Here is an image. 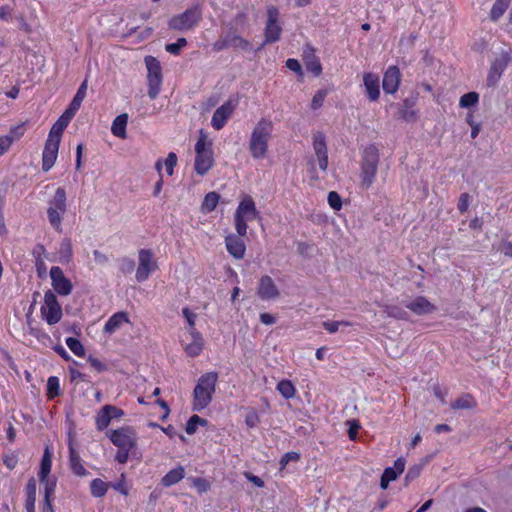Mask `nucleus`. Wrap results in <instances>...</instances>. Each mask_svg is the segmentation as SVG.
<instances>
[{
  "mask_svg": "<svg viewBox=\"0 0 512 512\" xmlns=\"http://www.w3.org/2000/svg\"><path fill=\"white\" fill-rule=\"evenodd\" d=\"M219 200H220V195L217 192H215V191L208 192L204 196V199L202 201L201 211L204 214L211 213L212 211H214L216 209V207L219 203Z\"/></svg>",
  "mask_w": 512,
  "mask_h": 512,
  "instance_id": "72a5a7b5",
  "label": "nucleus"
},
{
  "mask_svg": "<svg viewBox=\"0 0 512 512\" xmlns=\"http://www.w3.org/2000/svg\"><path fill=\"white\" fill-rule=\"evenodd\" d=\"M68 125L69 124L66 121L59 117L58 120L52 125L48 137L61 141L62 134Z\"/></svg>",
  "mask_w": 512,
  "mask_h": 512,
  "instance_id": "79ce46f5",
  "label": "nucleus"
},
{
  "mask_svg": "<svg viewBox=\"0 0 512 512\" xmlns=\"http://www.w3.org/2000/svg\"><path fill=\"white\" fill-rule=\"evenodd\" d=\"M499 251L507 257H512V242L503 240L499 246Z\"/></svg>",
  "mask_w": 512,
  "mask_h": 512,
  "instance_id": "774afa93",
  "label": "nucleus"
},
{
  "mask_svg": "<svg viewBox=\"0 0 512 512\" xmlns=\"http://www.w3.org/2000/svg\"><path fill=\"white\" fill-rule=\"evenodd\" d=\"M260 423V417L255 409L249 410L245 415V424L249 428H255Z\"/></svg>",
  "mask_w": 512,
  "mask_h": 512,
  "instance_id": "4d7b16f0",
  "label": "nucleus"
},
{
  "mask_svg": "<svg viewBox=\"0 0 512 512\" xmlns=\"http://www.w3.org/2000/svg\"><path fill=\"white\" fill-rule=\"evenodd\" d=\"M406 308L416 315L428 314L436 309L435 306L424 296L416 297L414 300L406 304Z\"/></svg>",
  "mask_w": 512,
  "mask_h": 512,
  "instance_id": "bb28decb",
  "label": "nucleus"
},
{
  "mask_svg": "<svg viewBox=\"0 0 512 512\" xmlns=\"http://www.w3.org/2000/svg\"><path fill=\"white\" fill-rule=\"evenodd\" d=\"M109 439L119 449H133L136 446L135 432L131 427H121L109 431Z\"/></svg>",
  "mask_w": 512,
  "mask_h": 512,
  "instance_id": "f8f14e48",
  "label": "nucleus"
},
{
  "mask_svg": "<svg viewBox=\"0 0 512 512\" xmlns=\"http://www.w3.org/2000/svg\"><path fill=\"white\" fill-rule=\"evenodd\" d=\"M286 67L289 70H291V71H293V72H295V73H297L299 75L303 74L301 64H300V62L297 59H294V58L287 59Z\"/></svg>",
  "mask_w": 512,
  "mask_h": 512,
  "instance_id": "69168bd1",
  "label": "nucleus"
},
{
  "mask_svg": "<svg viewBox=\"0 0 512 512\" xmlns=\"http://www.w3.org/2000/svg\"><path fill=\"white\" fill-rule=\"evenodd\" d=\"M341 325L349 326V322L346 321H325L323 322V327L325 330H327L329 333H335L338 331L339 327Z\"/></svg>",
  "mask_w": 512,
  "mask_h": 512,
  "instance_id": "680f3d73",
  "label": "nucleus"
},
{
  "mask_svg": "<svg viewBox=\"0 0 512 512\" xmlns=\"http://www.w3.org/2000/svg\"><path fill=\"white\" fill-rule=\"evenodd\" d=\"M187 45V40L184 37L178 38L176 42L166 44L165 50L175 56L180 55L182 48Z\"/></svg>",
  "mask_w": 512,
  "mask_h": 512,
  "instance_id": "09e8293b",
  "label": "nucleus"
},
{
  "mask_svg": "<svg viewBox=\"0 0 512 512\" xmlns=\"http://www.w3.org/2000/svg\"><path fill=\"white\" fill-rule=\"evenodd\" d=\"M144 63L147 69V94L151 100H154L158 97L163 82L161 63L151 55L145 56Z\"/></svg>",
  "mask_w": 512,
  "mask_h": 512,
  "instance_id": "0eeeda50",
  "label": "nucleus"
},
{
  "mask_svg": "<svg viewBox=\"0 0 512 512\" xmlns=\"http://www.w3.org/2000/svg\"><path fill=\"white\" fill-rule=\"evenodd\" d=\"M110 487L124 496H128L129 494V488L126 484V476L124 473L121 474L119 480L116 483H110Z\"/></svg>",
  "mask_w": 512,
  "mask_h": 512,
  "instance_id": "603ef678",
  "label": "nucleus"
},
{
  "mask_svg": "<svg viewBox=\"0 0 512 512\" xmlns=\"http://www.w3.org/2000/svg\"><path fill=\"white\" fill-rule=\"evenodd\" d=\"M191 341L184 346L185 353L190 357L199 356L204 347V340L197 330L189 331Z\"/></svg>",
  "mask_w": 512,
  "mask_h": 512,
  "instance_id": "a878e982",
  "label": "nucleus"
},
{
  "mask_svg": "<svg viewBox=\"0 0 512 512\" xmlns=\"http://www.w3.org/2000/svg\"><path fill=\"white\" fill-rule=\"evenodd\" d=\"M87 361L88 363L90 364V366L96 371V372H104L108 369L107 365L105 363H103L101 360H99L98 358H95L93 357L92 355H90L88 358H87Z\"/></svg>",
  "mask_w": 512,
  "mask_h": 512,
  "instance_id": "e2e57ef3",
  "label": "nucleus"
},
{
  "mask_svg": "<svg viewBox=\"0 0 512 512\" xmlns=\"http://www.w3.org/2000/svg\"><path fill=\"white\" fill-rule=\"evenodd\" d=\"M195 163L194 170L200 175L204 176L214 165V156L212 150V141L208 139L207 135L200 132L198 140L195 144Z\"/></svg>",
  "mask_w": 512,
  "mask_h": 512,
  "instance_id": "39448f33",
  "label": "nucleus"
},
{
  "mask_svg": "<svg viewBox=\"0 0 512 512\" xmlns=\"http://www.w3.org/2000/svg\"><path fill=\"white\" fill-rule=\"evenodd\" d=\"M226 37L230 47L239 48L241 50H248L250 48V42L240 35L229 33Z\"/></svg>",
  "mask_w": 512,
  "mask_h": 512,
  "instance_id": "58836bf2",
  "label": "nucleus"
},
{
  "mask_svg": "<svg viewBox=\"0 0 512 512\" xmlns=\"http://www.w3.org/2000/svg\"><path fill=\"white\" fill-rule=\"evenodd\" d=\"M360 425L358 421L352 420L349 422L348 437L350 440H356Z\"/></svg>",
  "mask_w": 512,
  "mask_h": 512,
  "instance_id": "338daca9",
  "label": "nucleus"
},
{
  "mask_svg": "<svg viewBox=\"0 0 512 512\" xmlns=\"http://www.w3.org/2000/svg\"><path fill=\"white\" fill-rule=\"evenodd\" d=\"M327 94H328L327 90H325V89L318 90L312 98V101L310 104L311 109L318 110L319 108H321L324 104Z\"/></svg>",
  "mask_w": 512,
  "mask_h": 512,
  "instance_id": "8fccbe9b",
  "label": "nucleus"
},
{
  "mask_svg": "<svg viewBox=\"0 0 512 512\" xmlns=\"http://www.w3.org/2000/svg\"><path fill=\"white\" fill-rule=\"evenodd\" d=\"M182 314L189 325V331L196 330L195 329V321H196L197 315L194 312H192L188 307H184L182 309Z\"/></svg>",
  "mask_w": 512,
  "mask_h": 512,
  "instance_id": "052dcab7",
  "label": "nucleus"
},
{
  "mask_svg": "<svg viewBox=\"0 0 512 512\" xmlns=\"http://www.w3.org/2000/svg\"><path fill=\"white\" fill-rule=\"evenodd\" d=\"M37 481L34 477L28 479L24 487V508L26 512H36Z\"/></svg>",
  "mask_w": 512,
  "mask_h": 512,
  "instance_id": "b1692460",
  "label": "nucleus"
},
{
  "mask_svg": "<svg viewBox=\"0 0 512 512\" xmlns=\"http://www.w3.org/2000/svg\"><path fill=\"white\" fill-rule=\"evenodd\" d=\"M266 14L267 20L264 27V41L262 46L278 42L283 31L280 23L279 9L274 5H270L266 9Z\"/></svg>",
  "mask_w": 512,
  "mask_h": 512,
  "instance_id": "1a4fd4ad",
  "label": "nucleus"
},
{
  "mask_svg": "<svg viewBox=\"0 0 512 512\" xmlns=\"http://www.w3.org/2000/svg\"><path fill=\"white\" fill-rule=\"evenodd\" d=\"M415 105L414 100L405 99L403 107L399 111L400 117L406 122H414L417 119V111L413 109Z\"/></svg>",
  "mask_w": 512,
  "mask_h": 512,
  "instance_id": "c9c22d12",
  "label": "nucleus"
},
{
  "mask_svg": "<svg viewBox=\"0 0 512 512\" xmlns=\"http://www.w3.org/2000/svg\"><path fill=\"white\" fill-rule=\"evenodd\" d=\"M185 477V469L179 465L176 468L168 471L161 479V484L164 487H171L179 483Z\"/></svg>",
  "mask_w": 512,
  "mask_h": 512,
  "instance_id": "7c9ffc66",
  "label": "nucleus"
},
{
  "mask_svg": "<svg viewBox=\"0 0 512 512\" xmlns=\"http://www.w3.org/2000/svg\"><path fill=\"white\" fill-rule=\"evenodd\" d=\"M380 162L379 149L375 144L367 145L361 155L359 186L363 190L372 187L376 180L378 166Z\"/></svg>",
  "mask_w": 512,
  "mask_h": 512,
  "instance_id": "7ed1b4c3",
  "label": "nucleus"
},
{
  "mask_svg": "<svg viewBox=\"0 0 512 512\" xmlns=\"http://www.w3.org/2000/svg\"><path fill=\"white\" fill-rule=\"evenodd\" d=\"M3 463L9 469L13 470L18 464V457L15 453H8L3 455Z\"/></svg>",
  "mask_w": 512,
  "mask_h": 512,
  "instance_id": "0e129e2a",
  "label": "nucleus"
},
{
  "mask_svg": "<svg viewBox=\"0 0 512 512\" xmlns=\"http://www.w3.org/2000/svg\"><path fill=\"white\" fill-rule=\"evenodd\" d=\"M59 140L48 137L42 153V170L48 172L55 164L58 156Z\"/></svg>",
  "mask_w": 512,
  "mask_h": 512,
  "instance_id": "6ab92c4d",
  "label": "nucleus"
},
{
  "mask_svg": "<svg viewBox=\"0 0 512 512\" xmlns=\"http://www.w3.org/2000/svg\"><path fill=\"white\" fill-rule=\"evenodd\" d=\"M208 424V421L204 418H201L200 416L198 415H192L187 423H186V427H185V431L187 434L189 435H193L196 430H197V426L200 425V426H206Z\"/></svg>",
  "mask_w": 512,
  "mask_h": 512,
  "instance_id": "a19ab883",
  "label": "nucleus"
},
{
  "mask_svg": "<svg viewBox=\"0 0 512 512\" xmlns=\"http://www.w3.org/2000/svg\"><path fill=\"white\" fill-rule=\"evenodd\" d=\"M52 457V450L48 446H46L42 455V459L37 474L41 487L49 485L57 486V478L55 476L50 475L52 470Z\"/></svg>",
  "mask_w": 512,
  "mask_h": 512,
  "instance_id": "ddd939ff",
  "label": "nucleus"
},
{
  "mask_svg": "<svg viewBox=\"0 0 512 512\" xmlns=\"http://www.w3.org/2000/svg\"><path fill=\"white\" fill-rule=\"evenodd\" d=\"M301 456L298 452L290 451L282 455L280 458L279 464L281 469H284L289 462H298L300 460Z\"/></svg>",
  "mask_w": 512,
  "mask_h": 512,
  "instance_id": "5fc2aeb1",
  "label": "nucleus"
},
{
  "mask_svg": "<svg viewBox=\"0 0 512 512\" xmlns=\"http://www.w3.org/2000/svg\"><path fill=\"white\" fill-rule=\"evenodd\" d=\"M218 382V373L215 371L202 374L193 390L192 410L200 412L212 402Z\"/></svg>",
  "mask_w": 512,
  "mask_h": 512,
  "instance_id": "f03ea898",
  "label": "nucleus"
},
{
  "mask_svg": "<svg viewBox=\"0 0 512 512\" xmlns=\"http://www.w3.org/2000/svg\"><path fill=\"white\" fill-rule=\"evenodd\" d=\"M202 19V9L199 4L187 8L183 13L174 15L168 21L170 29L187 31L193 29Z\"/></svg>",
  "mask_w": 512,
  "mask_h": 512,
  "instance_id": "6e6552de",
  "label": "nucleus"
},
{
  "mask_svg": "<svg viewBox=\"0 0 512 512\" xmlns=\"http://www.w3.org/2000/svg\"><path fill=\"white\" fill-rule=\"evenodd\" d=\"M276 389L286 400L292 399L296 395V388L294 384L288 379L280 380L277 383Z\"/></svg>",
  "mask_w": 512,
  "mask_h": 512,
  "instance_id": "e433bc0d",
  "label": "nucleus"
},
{
  "mask_svg": "<svg viewBox=\"0 0 512 512\" xmlns=\"http://www.w3.org/2000/svg\"><path fill=\"white\" fill-rule=\"evenodd\" d=\"M245 236L239 234H229L225 237V246L228 253L237 260H241L245 256L246 244L244 241Z\"/></svg>",
  "mask_w": 512,
  "mask_h": 512,
  "instance_id": "412c9836",
  "label": "nucleus"
},
{
  "mask_svg": "<svg viewBox=\"0 0 512 512\" xmlns=\"http://www.w3.org/2000/svg\"><path fill=\"white\" fill-rule=\"evenodd\" d=\"M66 345L71 350V352L78 356V357H84L85 356V348L81 341L74 337H68L66 338Z\"/></svg>",
  "mask_w": 512,
  "mask_h": 512,
  "instance_id": "37998d69",
  "label": "nucleus"
},
{
  "mask_svg": "<svg viewBox=\"0 0 512 512\" xmlns=\"http://www.w3.org/2000/svg\"><path fill=\"white\" fill-rule=\"evenodd\" d=\"M363 84L367 98L371 102H376L380 98V79L373 72H365L363 74Z\"/></svg>",
  "mask_w": 512,
  "mask_h": 512,
  "instance_id": "5701e85b",
  "label": "nucleus"
},
{
  "mask_svg": "<svg viewBox=\"0 0 512 512\" xmlns=\"http://www.w3.org/2000/svg\"><path fill=\"white\" fill-rule=\"evenodd\" d=\"M50 278L52 287L58 295L67 296L72 292L73 285L59 266L51 267Z\"/></svg>",
  "mask_w": 512,
  "mask_h": 512,
  "instance_id": "f3484780",
  "label": "nucleus"
},
{
  "mask_svg": "<svg viewBox=\"0 0 512 512\" xmlns=\"http://www.w3.org/2000/svg\"><path fill=\"white\" fill-rule=\"evenodd\" d=\"M328 204L330 207L336 211L342 208V200L340 195L336 191H331L328 193Z\"/></svg>",
  "mask_w": 512,
  "mask_h": 512,
  "instance_id": "13d9d810",
  "label": "nucleus"
},
{
  "mask_svg": "<svg viewBox=\"0 0 512 512\" xmlns=\"http://www.w3.org/2000/svg\"><path fill=\"white\" fill-rule=\"evenodd\" d=\"M67 211V193L63 187H58L53 197L48 201L47 218L52 228L62 232V220Z\"/></svg>",
  "mask_w": 512,
  "mask_h": 512,
  "instance_id": "423d86ee",
  "label": "nucleus"
},
{
  "mask_svg": "<svg viewBox=\"0 0 512 512\" xmlns=\"http://www.w3.org/2000/svg\"><path fill=\"white\" fill-rule=\"evenodd\" d=\"M128 314L124 311L116 312L106 321L103 331L108 334H113L124 323H129Z\"/></svg>",
  "mask_w": 512,
  "mask_h": 512,
  "instance_id": "cd10ccee",
  "label": "nucleus"
},
{
  "mask_svg": "<svg viewBox=\"0 0 512 512\" xmlns=\"http://www.w3.org/2000/svg\"><path fill=\"white\" fill-rule=\"evenodd\" d=\"M470 205V195L468 193H462L458 199L457 209L461 214L467 212Z\"/></svg>",
  "mask_w": 512,
  "mask_h": 512,
  "instance_id": "bf43d9fd",
  "label": "nucleus"
},
{
  "mask_svg": "<svg viewBox=\"0 0 512 512\" xmlns=\"http://www.w3.org/2000/svg\"><path fill=\"white\" fill-rule=\"evenodd\" d=\"M384 312L389 316L396 319L405 320L408 318L407 312L398 305H385Z\"/></svg>",
  "mask_w": 512,
  "mask_h": 512,
  "instance_id": "c03bdc74",
  "label": "nucleus"
},
{
  "mask_svg": "<svg viewBox=\"0 0 512 512\" xmlns=\"http://www.w3.org/2000/svg\"><path fill=\"white\" fill-rule=\"evenodd\" d=\"M25 131H26L25 124L21 123V124L11 127L9 130V134H7L6 136L10 137L11 143H13L15 140H19L20 138H22L23 135L25 134Z\"/></svg>",
  "mask_w": 512,
  "mask_h": 512,
  "instance_id": "864d4df0",
  "label": "nucleus"
},
{
  "mask_svg": "<svg viewBox=\"0 0 512 512\" xmlns=\"http://www.w3.org/2000/svg\"><path fill=\"white\" fill-rule=\"evenodd\" d=\"M401 82V72L398 66H389L383 75L382 87L385 93L395 94Z\"/></svg>",
  "mask_w": 512,
  "mask_h": 512,
  "instance_id": "aec40b11",
  "label": "nucleus"
},
{
  "mask_svg": "<svg viewBox=\"0 0 512 512\" xmlns=\"http://www.w3.org/2000/svg\"><path fill=\"white\" fill-rule=\"evenodd\" d=\"M303 61L307 72L313 74L314 77L321 75L322 65L313 48L310 47L304 51Z\"/></svg>",
  "mask_w": 512,
  "mask_h": 512,
  "instance_id": "393cba45",
  "label": "nucleus"
},
{
  "mask_svg": "<svg viewBox=\"0 0 512 512\" xmlns=\"http://www.w3.org/2000/svg\"><path fill=\"white\" fill-rule=\"evenodd\" d=\"M86 91H87V80L85 79L81 83L80 87L78 88L75 96L73 97V99L69 105H71V106H73V108H77L79 110L84 98L86 97Z\"/></svg>",
  "mask_w": 512,
  "mask_h": 512,
  "instance_id": "49530a36",
  "label": "nucleus"
},
{
  "mask_svg": "<svg viewBox=\"0 0 512 512\" xmlns=\"http://www.w3.org/2000/svg\"><path fill=\"white\" fill-rule=\"evenodd\" d=\"M256 294L263 301H271L280 297V290L271 276L263 275L258 280Z\"/></svg>",
  "mask_w": 512,
  "mask_h": 512,
  "instance_id": "2eb2a0df",
  "label": "nucleus"
},
{
  "mask_svg": "<svg viewBox=\"0 0 512 512\" xmlns=\"http://www.w3.org/2000/svg\"><path fill=\"white\" fill-rule=\"evenodd\" d=\"M110 483L103 481L100 478H95L90 482V493L94 498H102L106 495Z\"/></svg>",
  "mask_w": 512,
  "mask_h": 512,
  "instance_id": "f704fd0d",
  "label": "nucleus"
},
{
  "mask_svg": "<svg viewBox=\"0 0 512 512\" xmlns=\"http://www.w3.org/2000/svg\"><path fill=\"white\" fill-rule=\"evenodd\" d=\"M158 268L157 260L151 249H140L138 251V267L135 274L137 282L146 281Z\"/></svg>",
  "mask_w": 512,
  "mask_h": 512,
  "instance_id": "9d476101",
  "label": "nucleus"
},
{
  "mask_svg": "<svg viewBox=\"0 0 512 512\" xmlns=\"http://www.w3.org/2000/svg\"><path fill=\"white\" fill-rule=\"evenodd\" d=\"M155 169L157 170V172L159 173V179L158 181L155 183V186H154V190H153V195L154 196H158L160 194V192L162 191V187H163V175L161 173L162 171V160L161 159H158L155 163Z\"/></svg>",
  "mask_w": 512,
  "mask_h": 512,
  "instance_id": "6e6d98bb",
  "label": "nucleus"
},
{
  "mask_svg": "<svg viewBox=\"0 0 512 512\" xmlns=\"http://www.w3.org/2000/svg\"><path fill=\"white\" fill-rule=\"evenodd\" d=\"M127 123H128V114L127 113H122V114L118 115L112 122L111 133L120 139H126L127 138V132H126Z\"/></svg>",
  "mask_w": 512,
  "mask_h": 512,
  "instance_id": "2f4dec72",
  "label": "nucleus"
},
{
  "mask_svg": "<svg viewBox=\"0 0 512 512\" xmlns=\"http://www.w3.org/2000/svg\"><path fill=\"white\" fill-rule=\"evenodd\" d=\"M312 146L318 162V166L322 171L328 168V148L326 137L323 132L317 131L312 136Z\"/></svg>",
  "mask_w": 512,
  "mask_h": 512,
  "instance_id": "a211bd4d",
  "label": "nucleus"
},
{
  "mask_svg": "<svg viewBox=\"0 0 512 512\" xmlns=\"http://www.w3.org/2000/svg\"><path fill=\"white\" fill-rule=\"evenodd\" d=\"M42 318L49 325L57 324L62 318V308L54 292L48 290L44 294V304L40 308Z\"/></svg>",
  "mask_w": 512,
  "mask_h": 512,
  "instance_id": "9b49d317",
  "label": "nucleus"
},
{
  "mask_svg": "<svg viewBox=\"0 0 512 512\" xmlns=\"http://www.w3.org/2000/svg\"><path fill=\"white\" fill-rule=\"evenodd\" d=\"M124 416V411L113 405H104L95 417V426L98 431L105 430L112 419H120Z\"/></svg>",
  "mask_w": 512,
  "mask_h": 512,
  "instance_id": "dca6fc26",
  "label": "nucleus"
},
{
  "mask_svg": "<svg viewBox=\"0 0 512 512\" xmlns=\"http://www.w3.org/2000/svg\"><path fill=\"white\" fill-rule=\"evenodd\" d=\"M512 61L511 51H502L500 56L496 58L490 66L487 75L488 86H495L501 78L503 72Z\"/></svg>",
  "mask_w": 512,
  "mask_h": 512,
  "instance_id": "4468645a",
  "label": "nucleus"
},
{
  "mask_svg": "<svg viewBox=\"0 0 512 512\" xmlns=\"http://www.w3.org/2000/svg\"><path fill=\"white\" fill-rule=\"evenodd\" d=\"M477 407V402L474 397L470 394H465L457 398L451 403V408L454 410L458 409H474Z\"/></svg>",
  "mask_w": 512,
  "mask_h": 512,
  "instance_id": "4c0bfd02",
  "label": "nucleus"
},
{
  "mask_svg": "<svg viewBox=\"0 0 512 512\" xmlns=\"http://www.w3.org/2000/svg\"><path fill=\"white\" fill-rule=\"evenodd\" d=\"M192 486L196 488L199 494L206 493L210 490L211 484L206 478L202 477H189Z\"/></svg>",
  "mask_w": 512,
  "mask_h": 512,
  "instance_id": "de8ad7c7",
  "label": "nucleus"
},
{
  "mask_svg": "<svg viewBox=\"0 0 512 512\" xmlns=\"http://www.w3.org/2000/svg\"><path fill=\"white\" fill-rule=\"evenodd\" d=\"M69 465L70 469L76 476L84 477L89 474L87 469L84 467L81 457L79 454L75 451L73 447H70V453H69Z\"/></svg>",
  "mask_w": 512,
  "mask_h": 512,
  "instance_id": "c756f323",
  "label": "nucleus"
},
{
  "mask_svg": "<svg viewBox=\"0 0 512 512\" xmlns=\"http://www.w3.org/2000/svg\"><path fill=\"white\" fill-rule=\"evenodd\" d=\"M259 219H261V216L254 199L250 195L245 194L240 199L234 213V227L236 233H238L239 236H246L248 229L247 222Z\"/></svg>",
  "mask_w": 512,
  "mask_h": 512,
  "instance_id": "20e7f679",
  "label": "nucleus"
},
{
  "mask_svg": "<svg viewBox=\"0 0 512 512\" xmlns=\"http://www.w3.org/2000/svg\"><path fill=\"white\" fill-rule=\"evenodd\" d=\"M234 105L232 102L226 101L220 107H218L212 116L211 125L215 130H221L227 123L228 119L234 112Z\"/></svg>",
  "mask_w": 512,
  "mask_h": 512,
  "instance_id": "4be33fe9",
  "label": "nucleus"
},
{
  "mask_svg": "<svg viewBox=\"0 0 512 512\" xmlns=\"http://www.w3.org/2000/svg\"><path fill=\"white\" fill-rule=\"evenodd\" d=\"M57 486H45L42 487L43 498L40 502V510L41 512H55L53 507V501L55 498Z\"/></svg>",
  "mask_w": 512,
  "mask_h": 512,
  "instance_id": "c85d7f7f",
  "label": "nucleus"
},
{
  "mask_svg": "<svg viewBox=\"0 0 512 512\" xmlns=\"http://www.w3.org/2000/svg\"><path fill=\"white\" fill-rule=\"evenodd\" d=\"M177 155L174 152L168 153L167 157L164 161H162V165L164 164L166 173L169 176H172L174 174V168L177 165Z\"/></svg>",
  "mask_w": 512,
  "mask_h": 512,
  "instance_id": "3c124183",
  "label": "nucleus"
},
{
  "mask_svg": "<svg viewBox=\"0 0 512 512\" xmlns=\"http://www.w3.org/2000/svg\"><path fill=\"white\" fill-rule=\"evenodd\" d=\"M479 102V94L477 92H468L460 97L459 106L461 108H469L477 105Z\"/></svg>",
  "mask_w": 512,
  "mask_h": 512,
  "instance_id": "a18cd8bd",
  "label": "nucleus"
},
{
  "mask_svg": "<svg viewBox=\"0 0 512 512\" xmlns=\"http://www.w3.org/2000/svg\"><path fill=\"white\" fill-rule=\"evenodd\" d=\"M512 0H495L490 12L489 19L497 22L506 12Z\"/></svg>",
  "mask_w": 512,
  "mask_h": 512,
  "instance_id": "473e14b6",
  "label": "nucleus"
},
{
  "mask_svg": "<svg viewBox=\"0 0 512 512\" xmlns=\"http://www.w3.org/2000/svg\"><path fill=\"white\" fill-rule=\"evenodd\" d=\"M273 123L270 119L261 118L252 130L248 148L253 159H264L268 152L269 141L272 137Z\"/></svg>",
  "mask_w": 512,
  "mask_h": 512,
  "instance_id": "f257e3e1",
  "label": "nucleus"
},
{
  "mask_svg": "<svg viewBox=\"0 0 512 512\" xmlns=\"http://www.w3.org/2000/svg\"><path fill=\"white\" fill-rule=\"evenodd\" d=\"M60 382L59 378L56 376H50L47 380V398L52 400L58 396H60Z\"/></svg>",
  "mask_w": 512,
  "mask_h": 512,
  "instance_id": "ea45409f",
  "label": "nucleus"
}]
</instances>
